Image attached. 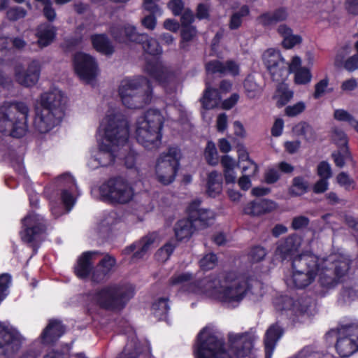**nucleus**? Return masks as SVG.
Listing matches in <instances>:
<instances>
[{
	"mask_svg": "<svg viewBox=\"0 0 358 358\" xmlns=\"http://www.w3.org/2000/svg\"><path fill=\"white\" fill-rule=\"evenodd\" d=\"M101 127H103L105 142L100 145L99 152L95 160L100 166H108L113 164L115 157L122 155L115 154L120 147L126 146L129 138V131L127 121L117 115H108L103 120Z\"/></svg>",
	"mask_w": 358,
	"mask_h": 358,
	"instance_id": "1",
	"label": "nucleus"
},
{
	"mask_svg": "<svg viewBox=\"0 0 358 358\" xmlns=\"http://www.w3.org/2000/svg\"><path fill=\"white\" fill-rule=\"evenodd\" d=\"M66 103V97L57 89L41 94L34 122L35 129L45 134L59 125L64 116Z\"/></svg>",
	"mask_w": 358,
	"mask_h": 358,
	"instance_id": "2",
	"label": "nucleus"
},
{
	"mask_svg": "<svg viewBox=\"0 0 358 358\" xmlns=\"http://www.w3.org/2000/svg\"><path fill=\"white\" fill-rule=\"evenodd\" d=\"M29 109L23 102H6L0 107V132L21 138L28 130Z\"/></svg>",
	"mask_w": 358,
	"mask_h": 358,
	"instance_id": "3",
	"label": "nucleus"
},
{
	"mask_svg": "<svg viewBox=\"0 0 358 358\" xmlns=\"http://www.w3.org/2000/svg\"><path fill=\"white\" fill-rule=\"evenodd\" d=\"M122 103L128 108L136 109L151 103L152 89L150 80L143 76L123 80L119 87Z\"/></svg>",
	"mask_w": 358,
	"mask_h": 358,
	"instance_id": "4",
	"label": "nucleus"
},
{
	"mask_svg": "<svg viewBox=\"0 0 358 358\" xmlns=\"http://www.w3.org/2000/svg\"><path fill=\"white\" fill-rule=\"evenodd\" d=\"M349 268V261L341 257L331 255L326 259H319L316 275H318L317 282L322 288L321 294L324 295L329 290L335 288Z\"/></svg>",
	"mask_w": 358,
	"mask_h": 358,
	"instance_id": "5",
	"label": "nucleus"
},
{
	"mask_svg": "<svg viewBox=\"0 0 358 358\" xmlns=\"http://www.w3.org/2000/svg\"><path fill=\"white\" fill-rule=\"evenodd\" d=\"M134 294V289L131 285H111L96 291L92 299L101 308L118 310L124 307Z\"/></svg>",
	"mask_w": 358,
	"mask_h": 358,
	"instance_id": "6",
	"label": "nucleus"
},
{
	"mask_svg": "<svg viewBox=\"0 0 358 358\" xmlns=\"http://www.w3.org/2000/svg\"><path fill=\"white\" fill-rule=\"evenodd\" d=\"M100 199L113 204H125L132 200L134 190L127 180L121 176L113 177L99 187Z\"/></svg>",
	"mask_w": 358,
	"mask_h": 358,
	"instance_id": "7",
	"label": "nucleus"
},
{
	"mask_svg": "<svg viewBox=\"0 0 358 358\" xmlns=\"http://www.w3.org/2000/svg\"><path fill=\"white\" fill-rule=\"evenodd\" d=\"M194 353L196 358H231L224 348L223 339L208 327L198 334Z\"/></svg>",
	"mask_w": 358,
	"mask_h": 358,
	"instance_id": "8",
	"label": "nucleus"
},
{
	"mask_svg": "<svg viewBox=\"0 0 358 358\" xmlns=\"http://www.w3.org/2000/svg\"><path fill=\"white\" fill-rule=\"evenodd\" d=\"M292 265L293 287L303 289L314 281L319 267V258L313 254H301L293 259Z\"/></svg>",
	"mask_w": 358,
	"mask_h": 358,
	"instance_id": "9",
	"label": "nucleus"
},
{
	"mask_svg": "<svg viewBox=\"0 0 358 358\" xmlns=\"http://www.w3.org/2000/svg\"><path fill=\"white\" fill-rule=\"evenodd\" d=\"M251 284L244 278H234V274L224 275L218 300L232 306H236L250 289Z\"/></svg>",
	"mask_w": 358,
	"mask_h": 358,
	"instance_id": "10",
	"label": "nucleus"
},
{
	"mask_svg": "<svg viewBox=\"0 0 358 358\" xmlns=\"http://www.w3.org/2000/svg\"><path fill=\"white\" fill-rule=\"evenodd\" d=\"M327 335L336 336V350L341 357H348L358 351V324L340 325Z\"/></svg>",
	"mask_w": 358,
	"mask_h": 358,
	"instance_id": "11",
	"label": "nucleus"
},
{
	"mask_svg": "<svg viewBox=\"0 0 358 358\" xmlns=\"http://www.w3.org/2000/svg\"><path fill=\"white\" fill-rule=\"evenodd\" d=\"M180 158V150L176 148H169L167 153L159 157L155 167L156 175L159 182L163 185H169L173 182Z\"/></svg>",
	"mask_w": 358,
	"mask_h": 358,
	"instance_id": "12",
	"label": "nucleus"
},
{
	"mask_svg": "<svg viewBox=\"0 0 358 358\" xmlns=\"http://www.w3.org/2000/svg\"><path fill=\"white\" fill-rule=\"evenodd\" d=\"M145 71L164 87L170 85L169 92H175L178 81L176 75L162 62L154 58L147 62Z\"/></svg>",
	"mask_w": 358,
	"mask_h": 358,
	"instance_id": "13",
	"label": "nucleus"
},
{
	"mask_svg": "<svg viewBox=\"0 0 358 358\" xmlns=\"http://www.w3.org/2000/svg\"><path fill=\"white\" fill-rule=\"evenodd\" d=\"M230 349L237 358H245L252 348L255 336L250 332L230 333L228 335Z\"/></svg>",
	"mask_w": 358,
	"mask_h": 358,
	"instance_id": "14",
	"label": "nucleus"
},
{
	"mask_svg": "<svg viewBox=\"0 0 358 358\" xmlns=\"http://www.w3.org/2000/svg\"><path fill=\"white\" fill-rule=\"evenodd\" d=\"M75 70L79 77L90 81L97 75V64L94 59L87 54L78 52L74 56Z\"/></svg>",
	"mask_w": 358,
	"mask_h": 358,
	"instance_id": "15",
	"label": "nucleus"
},
{
	"mask_svg": "<svg viewBox=\"0 0 358 358\" xmlns=\"http://www.w3.org/2000/svg\"><path fill=\"white\" fill-rule=\"evenodd\" d=\"M21 348L20 335L0 323V354L10 357Z\"/></svg>",
	"mask_w": 358,
	"mask_h": 358,
	"instance_id": "16",
	"label": "nucleus"
},
{
	"mask_svg": "<svg viewBox=\"0 0 358 358\" xmlns=\"http://www.w3.org/2000/svg\"><path fill=\"white\" fill-rule=\"evenodd\" d=\"M224 275L222 274L217 276H208L194 281V284L190 285L189 290L195 293H203L218 299Z\"/></svg>",
	"mask_w": 358,
	"mask_h": 358,
	"instance_id": "17",
	"label": "nucleus"
},
{
	"mask_svg": "<svg viewBox=\"0 0 358 358\" xmlns=\"http://www.w3.org/2000/svg\"><path fill=\"white\" fill-rule=\"evenodd\" d=\"M24 231L21 232V238L24 242L30 243L36 237L45 231L43 218L36 214H29L22 220Z\"/></svg>",
	"mask_w": 358,
	"mask_h": 358,
	"instance_id": "18",
	"label": "nucleus"
},
{
	"mask_svg": "<svg viewBox=\"0 0 358 358\" xmlns=\"http://www.w3.org/2000/svg\"><path fill=\"white\" fill-rule=\"evenodd\" d=\"M200 200L192 201L187 208V213L194 222V228L203 229L213 223L215 213L209 209L200 208Z\"/></svg>",
	"mask_w": 358,
	"mask_h": 358,
	"instance_id": "19",
	"label": "nucleus"
},
{
	"mask_svg": "<svg viewBox=\"0 0 358 358\" xmlns=\"http://www.w3.org/2000/svg\"><path fill=\"white\" fill-rule=\"evenodd\" d=\"M41 73L40 62L37 60L31 61L26 69L21 66L15 68V77L16 81L24 87H31L38 81Z\"/></svg>",
	"mask_w": 358,
	"mask_h": 358,
	"instance_id": "20",
	"label": "nucleus"
},
{
	"mask_svg": "<svg viewBox=\"0 0 358 358\" xmlns=\"http://www.w3.org/2000/svg\"><path fill=\"white\" fill-rule=\"evenodd\" d=\"M301 245V240L298 236H289L286 238L281 239L277 242L274 255L277 259L284 261L291 258L297 252Z\"/></svg>",
	"mask_w": 358,
	"mask_h": 358,
	"instance_id": "21",
	"label": "nucleus"
},
{
	"mask_svg": "<svg viewBox=\"0 0 358 358\" xmlns=\"http://www.w3.org/2000/svg\"><path fill=\"white\" fill-rule=\"evenodd\" d=\"M136 138L143 147L151 150L159 146L162 134L148 127H143L142 124L137 122Z\"/></svg>",
	"mask_w": 358,
	"mask_h": 358,
	"instance_id": "22",
	"label": "nucleus"
},
{
	"mask_svg": "<svg viewBox=\"0 0 358 358\" xmlns=\"http://www.w3.org/2000/svg\"><path fill=\"white\" fill-rule=\"evenodd\" d=\"M206 70L208 73L230 74L235 76L239 73V66L233 60L222 62L218 59H213L206 64Z\"/></svg>",
	"mask_w": 358,
	"mask_h": 358,
	"instance_id": "23",
	"label": "nucleus"
},
{
	"mask_svg": "<svg viewBox=\"0 0 358 358\" xmlns=\"http://www.w3.org/2000/svg\"><path fill=\"white\" fill-rule=\"evenodd\" d=\"M284 334V329L278 322L271 324L265 334V358H271L277 342Z\"/></svg>",
	"mask_w": 358,
	"mask_h": 358,
	"instance_id": "24",
	"label": "nucleus"
},
{
	"mask_svg": "<svg viewBox=\"0 0 358 358\" xmlns=\"http://www.w3.org/2000/svg\"><path fill=\"white\" fill-rule=\"evenodd\" d=\"M275 207L273 201L258 198L245 206L243 210L247 215L259 216L272 211Z\"/></svg>",
	"mask_w": 358,
	"mask_h": 358,
	"instance_id": "25",
	"label": "nucleus"
},
{
	"mask_svg": "<svg viewBox=\"0 0 358 358\" xmlns=\"http://www.w3.org/2000/svg\"><path fill=\"white\" fill-rule=\"evenodd\" d=\"M58 182L61 185L67 187L62 192V200L66 206V212H69L74 204V199L69 191H73V187H76V183L73 177L67 173L62 175L58 178Z\"/></svg>",
	"mask_w": 358,
	"mask_h": 358,
	"instance_id": "26",
	"label": "nucleus"
},
{
	"mask_svg": "<svg viewBox=\"0 0 358 358\" xmlns=\"http://www.w3.org/2000/svg\"><path fill=\"white\" fill-rule=\"evenodd\" d=\"M64 327L60 322L51 320L41 336L42 342L45 344L53 343L64 334Z\"/></svg>",
	"mask_w": 358,
	"mask_h": 358,
	"instance_id": "27",
	"label": "nucleus"
},
{
	"mask_svg": "<svg viewBox=\"0 0 358 358\" xmlns=\"http://www.w3.org/2000/svg\"><path fill=\"white\" fill-rule=\"evenodd\" d=\"M302 301V299L300 301H294L291 297L285 296L277 299L275 305L278 310H292L296 314H302L308 310V303L301 305Z\"/></svg>",
	"mask_w": 358,
	"mask_h": 358,
	"instance_id": "28",
	"label": "nucleus"
},
{
	"mask_svg": "<svg viewBox=\"0 0 358 358\" xmlns=\"http://www.w3.org/2000/svg\"><path fill=\"white\" fill-rule=\"evenodd\" d=\"M289 16L287 8L280 7L271 12H266L259 16V22L264 27L285 21Z\"/></svg>",
	"mask_w": 358,
	"mask_h": 358,
	"instance_id": "29",
	"label": "nucleus"
},
{
	"mask_svg": "<svg viewBox=\"0 0 358 358\" xmlns=\"http://www.w3.org/2000/svg\"><path fill=\"white\" fill-rule=\"evenodd\" d=\"M143 127H148L154 131L160 133L163 127L164 117L160 111L157 109L147 110L144 116L138 121Z\"/></svg>",
	"mask_w": 358,
	"mask_h": 358,
	"instance_id": "30",
	"label": "nucleus"
},
{
	"mask_svg": "<svg viewBox=\"0 0 358 358\" xmlns=\"http://www.w3.org/2000/svg\"><path fill=\"white\" fill-rule=\"evenodd\" d=\"M97 254L98 252L88 251L80 256L75 267V273L78 278L83 279L88 277L92 268L93 257Z\"/></svg>",
	"mask_w": 358,
	"mask_h": 358,
	"instance_id": "31",
	"label": "nucleus"
},
{
	"mask_svg": "<svg viewBox=\"0 0 358 358\" xmlns=\"http://www.w3.org/2000/svg\"><path fill=\"white\" fill-rule=\"evenodd\" d=\"M36 35L38 38V45L45 47L53 41L56 35V29L50 24L43 23L37 27Z\"/></svg>",
	"mask_w": 358,
	"mask_h": 358,
	"instance_id": "32",
	"label": "nucleus"
},
{
	"mask_svg": "<svg viewBox=\"0 0 358 358\" xmlns=\"http://www.w3.org/2000/svg\"><path fill=\"white\" fill-rule=\"evenodd\" d=\"M194 228V222L188 217L187 219H183L178 221L174 226L175 236L178 241H182L190 238Z\"/></svg>",
	"mask_w": 358,
	"mask_h": 358,
	"instance_id": "33",
	"label": "nucleus"
},
{
	"mask_svg": "<svg viewBox=\"0 0 358 358\" xmlns=\"http://www.w3.org/2000/svg\"><path fill=\"white\" fill-rule=\"evenodd\" d=\"M222 189V176L217 171L208 174L207 193L210 196L215 197L220 193Z\"/></svg>",
	"mask_w": 358,
	"mask_h": 358,
	"instance_id": "34",
	"label": "nucleus"
},
{
	"mask_svg": "<svg viewBox=\"0 0 358 358\" xmlns=\"http://www.w3.org/2000/svg\"><path fill=\"white\" fill-rule=\"evenodd\" d=\"M91 41L94 48L99 52L105 55H110L114 51L110 40L105 34L92 35Z\"/></svg>",
	"mask_w": 358,
	"mask_h": 358,
	"instance_id": "35",
	"label": "nucleus"
},
{
	"mask_svg": "<svg viewBox=\"0 0 358 358\" xmlns=\"http://www.w3.org/2000/svg\"><path fill=\"white\" fill-rule=\"evenodd\" d=\"M220 99L218 90L212 89L207 85L201 102L203 108L209 110L216 107L219 104Z\"/></svg>",
	"mask_w": 358,
	"mask_h": 358,
	"instance_id": "36",
	"label": "nucleus"
},
{
	"mask_svg": "<svg viewBox=\"0 0 358 358\" xmlns=\"http://www.w3.org/2000/svg\"><path fill=\"white\" fill-rule=\"evenodd\" d=\"M158 238V235L156 232L148 234L147 236L142 238V239L138 242V246L139 250H137L134 254L135 258H142L148 251L151 248L152 245L155 243Z\"/></svg>",
	"mask_w": 358,
	"mask_h": 358,
	"instance_id": "37",
	"label": "nucleus"
},
{
	"mask_svg": "<svg viewBox=\"0 0 358 358\" xmlns=\"http://www.w3.org/2000/svg\"><path fill=\"white\" fill-rule=\"evenodd\" d=\"M158 238V235L156 232L148 234L147 236L142 238V239L138 242V246L139 250H137L134 254L135 258H142L148 251L151 248L152 245L155 243Z\"/></svg>",
	"mask_w": 358,
	"mask_h": 358,
	"instance_id": "38",
	"label": "nucleus"
},
{
	"mask_svg": "<svg viewBox=\"0 0 358 358\" xmlns=\"http://www.w3.org/2000/svg\"><path fill=\"white\" fill-rule=\"evenodd\" d=\"M308 188V182L302 176H296L292 179L288 193L292 196H299L306 193Z\"/></svg>",
	"mask_w": 358,
	"mask_h": 358,
	"instance_id": "39",
	"label": "nucleus"
},
{
	"mask_svg": "<svg viewBox=\"0 0 358 358\" xmlns=\"http://www.w3.org/2000/svg\"><path fill=\"white\" fill-rule=\"evenodd\" d=\"M193 275L189 273H175L169 280L168 284L169 286H177L180 285L182 287H186L185 290H189L191 284H194Z\"/></svg>",
	"mask_w": 358,
	"mask_h": 358,
	"instance_id": "40",
	"label": "nucleus"
},
{
	"mask_svg": "<svg viewBox=\"0 0 358 358\" xmlns=\"http://www.w3.org/2000/svg\"><path fill=\"white\" fill-rule=\"evenodd\" d=\"M277 105L282 107L286 105L293 97V92L290 90L287 84L283 82L278 83L275 94Z\"/></svg>",
	"mask_w": 358,
	"mask_h": 358,
	"instance_id": "41",
	"label": "nucleus"
},
{
	"mask_svg": "<svg viewBox=\"0 0 358 358\" xmlns=\"http://www.w3.org/2000/svg\"><path fill=\"white\" fill-rule=\"evenodd\" d=\"M168 298H159L152 306L153 314L159 320H165L167 317L169 306Z\"/></svg>",
	"mask_w": 358,
	"mask_h": 358,
	"instance_id": "42",
	"label": "nucleus"
},
{
	"mask_svg": "<svg viewBox=\"0 0 358 358\" xmlns=\"http://www.w3.org/2000/svg\"><path fill=\"white\" fill-rule=\"evenodd\" d=\"M263 61L267 70H268L275 66V65L285 62V60L278 50L270 48L264 52Z\"/></svg>",
	"mask_w": 358,
	"mask_h": 358,
	"instance_id": "43",
	"label": "nucleus"
},
{
	"mask_svg": "<svg viewBox=\"0 0 358 358\" xmlns=\"http://www.w3.org/2000/svg\"><path fill=\"white\" fill-rule=\"evenodd\" d=\"M293 131L296 135L302 136L307 141L312 142L316 139L313 128L307 122H299L293 128Z\"/></svg>",
	"mask_w": 358,
	"mask_h": 358,
	"instance_id": "44",
	"label": "nucleus"
},
{
	"mask_svg": "<svg viewBox=\"0 0 358 358\" xmlns=\"http://www.w3.org/2000/svg\"><path fill=\"white\" fill-rule=\"evenodd\" d=\"M331 157L336 166L342 168L344 166L345 162H351L355 164L352 156L347 146L341 147L339 150L334 152Z\"/></svg>",
	"mask_w": 358,
	"mask_h": 358,
	"instance_id": "45",
	"label": "nucleus"
},
{
	"mask_svg": "<svg viewBox=\"0 0 358 358\" xmlns=\"http://www.w3.org/2000/svg\"><path fill=\"white\" fill-rule=\"evenodd\" d=\"M272 80L278 83L282 82L288 76L287 62H282L268 70Z\"/></svg>",
	"mask_w": 358,
	"mask_h": 358,
	"instance_id": "46",
	"label": "nucleus"
},
{
	"mask_svg": "<svg viewBox=\"0 0 358 358\" xmlns=\"http://www.w3.org/2000/svg\"><path fill=\"white\" fill-rule=\"evenodd\" d=\"M243 86L249 99H255L261 93L262 87L253 76H248L244 81Z\"/></svg>",
	"mask_w": 358,
	"mask_h": 358,
	"instance_id": "47",
	"label": "nucleus"
},
{
	"mask_svg": "<svg viewBox=\"0 0 358 358\" xmlns=\"http://www.w3.org/2000/svg\"><path fill=\"white\" fill-rule=\"evenodd\" d=\"M138 43L142 44L144 51L150 55H157L162 52L161 47L157 40L150 37L148 34H146V38L140 41Z\"/></svg>",
	"mask_w": 358,
	"mask_h": 358,
	"instance_id": "48",
	"label": "nucleus"
},
{
	"mask_svg": "<svg viewBox=\"0 0 358 358\" xmlns=\"http://www.w3.org/2000/svg\"><path fill=\"white\" fill-rule=\"evenodd\" d=\"M197 34V30L194 26L182 27L180 29L181 41L180 47L181 49L187 48V43L192 41Z\"/></svg>",
	"mask_w": 358,
	"mask_h": 358,
	"instance_id": "49",
	"label": "nucleus"
},
{
	"mask_svg": "<svg viewBox=\"0 0 358 358\" xmlns=\"http://www.w3.org/2000/svg\"><path fill=\"white\" fill-rule=\"evenodd\" d=\"M250 13L247 6H242L239 10L232 14L230 18L229 27L230 29H238L243 22V18L247 16Z\"/></svg>",
	"mask_w": 358,
	"mask_h": 358,
	"instance_id": "50",
	"label": "nucleus"
},
{
	"mask_svg": "<svg viewBox=\"0 0 358 358\" xmlns=\"http://www.w3.org/2000/svg\"><path fill=\"white\" fill-rule=\"evenodd\" d=\"M204 156L208 164L215 166L218 163V155L215 145L212 141L207 143L204 151Z\"/></svg>",
	"mask_w": 358,
	"mask_h": 358,
	"instance_id": "51",
	"label": "nucleus"
},
{
	"mask_svg": "<svg viewBox=\"0 0 358 358\" xmlns=\"http://www.w3.org/2000/svg\"><path fill=\"white\" fill-rule=\"evenodd\" d=\"M124 28L126 41H129L138 43L140 41H142L143 38H146V34L138 33L136 27L133 25L124 24Z\"/></svg>",
	"mask_w": 358,
	"mask_h": 358,
	"instance_id": "52",
	"label": "nucleus"
},
{
	"mask_svg": "<svg viewBox=\"0 0 358 358\" xmlns=\"http://www.w3.org/2000/svg\"><path fill=\"white\" fill-rule=\"evenodd\" d=\"M138 353L137 343L131 341L126 345L122 353L116 358H137Z\"/></svg>",
	"mask_w": 358,
	"mask_h": 358,
	"instance_id": "53",
	"label": "nucleus"
},
{
	"mask_svg": "<svg viewBox=\"0 0 358 358\" xmlns=\"http://www.w3.org/2000/svg\"><path fill=\"white\" fill-rule=\"evenodd\" d=\"M266 255L267 252L264 247L256 245L251 248L248 256L252 262L257 263L264 260Z\"/></svg>",
	"mask_w": 358,
	"mask_h": 358,
	"instance_id": "54",
	"label": "nucleus"
},
{
	"mask_svg": "<svg viewBox=\"0 0 358 358\" xmlns=\"http://www.w3.org/2000/svg\"><path fill=\"white\" fill-rule=\"evenodd\" d=\"M336 181L339 185L343 187L346 190H351L355 188V182L345 172H341L336 176Z\"/></svg>",
	"mask_w": 358,
	"mask_h": 358,
	"instance_id": "55",
	"label": "nucleus"
},
{
	"mask_svg": "<svg viewBox=\"0 0 358 358\" xmlns=\"http://www.w3.org/2000/svg\"><path fill=\"white\" fill-rule=\"evenodd\" d=\"M27 15V10L20 6L10 8L6 12V17L10 21H17Z\"/></svg>",
	"mask_w": 358,
	"mask_h": 358,
	"instance_id": "56",
	"label": "nucleus"
},
{
	"mask_svg": "<svg viewBox=\"0 0 358 358\" xmlns=\"http://www.w3.org/2000/svg\"><path fill=\"white\" fill-rule=\"evenodd\" d=\"M312 78V75L309 71V69L303 67L298 69L296 72H295V82L297 84L304 85L310 83Z\"/></svg>",
	"mask_w": 358,
	"mask_h": 358,
	"instance_id": "57",
	"label": "nucleus"
},
{
	"mask_svg": "<svg viewBox=\"0 0 358 358\" xmlns=\"http://www.w3.org/2000/svg\"><path fill=\"white\" fill-rule=\"evenodd\" d=\"M176 246V244L167 243L157 251L156 256L159 260L166 262L173 253Z\"/></svg>",
	"mask_w": 358,
	"mask_h": 358,
	"instance_id": "58",
	"label": "nucleus"
},
{
	"mask_svg": "<svg viewBox=\"0 0 358 358\" xmlns=\"http://www.w3.org/2000/svg\"><path fill=\"white\" fill-rule=\"evenodd\" d=\"M110 32L115 41H118L119 43L126 42L124 25L114 24L110 27Z\"/></svg>",
	"mask_w": 358,
	"mask_h": 358,
	"instance_id": "59",
	"label": "nucleus"
},
{
	"mask_svg": "<svg viewBox=\"0 0 358 358\" xmlns=\"http://www.w3.org/2000/svg\"><path fill=\"white\" fill-rule=\"evenodd\" d=\"M116 260L115 257L106 255L98 264L99 267H101L102 269L110 275L112 273L113 267L115 266Z\"/></svg>",
	"mask_w": 358,
	"mask_h": 358,
	"instance_id": "60",
	"label": "nucleus"
},
{
	"mask_svg": "<svg viewBox=\"0 0 358 358\" xmlns=\"http://www.w3.org/2000/svg\"><path fill=\"white\" fill-rule=\"evenodd\" d=\"M109 275L97 264L92 272V280L96 283H101L107 280Z\"/></svg>",
	"mask_w": 358,
	"mask_h": 358,
	"instance_id": "61",
	"label": "nucleus"
},
{
	"mask_svg": "<svg viewBox=\"0 0 358 358\" xmlns=\"http://www.w3.org/2000/svg\"><path fill=\"white\" fill-rule=\"evenodd\" d=\"M357 297V292L352 287H344L341 292L340 300L343 303L350 302Z\"/></svg>",
	"mask_w": 358,
	"mask_h": 358,
	"instance_id": "62",
	"label": "nucleus"
},
{
	"mask_svg": "<svg viewBox=\"0 0 358 358\" xmlns=\"http://www.w3.org/2000/svg\"><path fill=\"white\" fill-rule=\"evenodd\" d=\"M217 257L214 254H208L200 260V266L203 270H210L214 268L217 262Z\"/></svg>",
	"mask_w": 358,
	"mask_h": 358,
	"instance_id": "63",
	"label": "nucleus"
},
{
	"mask_svg": "<svg viewBox=\"0 0 358 358\" xmlns=\"http://www.w3.org/2000/svg\"><path fill=\"white\" fill-rule=\"evenodd\" d=\"M331 138L333 141L339 146L344 147L347 145L346 135L341 129L334 128L332 130Z\"/></svg>",
	"mask_w": 358,
	"mask_h": 358,
	"instance_id": "64",
	"label": "nucleus"
}]
</instances>
